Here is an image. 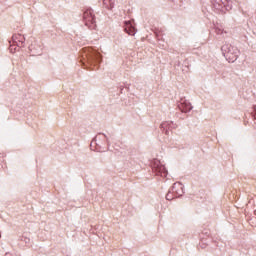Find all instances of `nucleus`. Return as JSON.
I'll use <instances>...</instances> for the list:
<instances>
[{"mask_svg": "<svg viewBox=\"0 0 256 256\" xmlns=\"http://www.w3.org/2000/svg\"><path fill=\"white\" fill-rule=\"evenodd\" d=\"M83 17L85 25L89 27V29H95L97 27L95 24V15H93V10H86Z\"/></svg>", "mask_w": 256, "mask_h": 256, "instance_id": "nucleus-1", "label": "nucleus"}, {"mask_svg": "<svg viewBox=\"0 0 256 256\" xmlns=\"http://www.w3.org/2000/svg\"><path fill=\"white\" fill-rule=\"evenodd\" d=\"M124 31L128 34V35H135L136 31L135 28L133 27V22L128 21L125 22V26H124Z\"/></svg>", "mask_w": 256, "mask_h": 256, "instance_id": "nucleus-2", "label": "nucleus"}, {"mask_svg": "<svg viewBox=\"0 0 256 256\" xmlns=\"http://www.w3.org/2000/svg\"><path fill=\"white\" fill-rule=\"evenodd\" d=\"M156 175H160V177H167V169L165 166H158L156 169Z\"/></svg>", "mask_w": 256, "mask_h": 256, "instance_id": "nucleus-3", "label": "nucleus"}, {"mask_svg": "<svg viewBox=\"0 0 256 256\" xmlns=\"http://www.w3.org/2000/svg\"><path fill=\"white\" fill-rule=\"evenodd\" d=\"M180 109H181V111L183 112V113H187V111H191V109H193V107L191 106V104H189V103H182L181 105H180Z\"/></svg>", "mask_w": 256, "mask_h": 256, "instance_id": "nucleus-4", "label": "nucleus"}, {"mask_svg": "<svg viewBox=\"0 0 256 256\" xmlns=\"http://www.w3.org/2000/svg\"><path fill=\"white\" fill-rule=\"evenodd\" d=\"M177 186L180 187V189H181V185H179V184H178V185H177V184H174V186H173V188H172V191L175 192V190L177 189Z\"/></svg>", "mask_w": 256, "mask_h": 256, "instance_id": "nucleus-5", "label": "nucleus"}, {"mask_svg": "<svg viewBox=\"0 0 256 256\" xmlns=\"http://www.w3.org/2000/svg\"><path fill=\"white\" fill-rule=\"evenodd\" d=\"M166 199H167L168 201H171V194H167V195H166Z\"/></svg>", "mask_w": 256, "mask_h": 256, "instance_id": "nucleus-6", "label": "nucleus"}, {"mask_svg": "<svg viewBox=\"0 0 256 256\" xmlns=\"http://www.w3.org/2000/svg\"><path fill=\"white\" fill-rule=\"evenodd\" d=\"M237 60V56H234L233 58H232V61H236Z\"/></svg>", "mask_w": 256, "mask_h": 256, "instance_id": "nucleus-7", "label": "nucleus"}, {"mask_svg": "<svg viewBox=\"0 0 256 256\" xmlns=\"http://www.w3.org/2000/svg\"><path fill=\"white\" fill-rule=\"evenodd\" d=\"M227 57H229V53L227 54Z\"/></svg>", "mask_w": 256, "mask_h": 256, "instance_id": "nucleus-8", "label": "nucleus"}]
</instances>
